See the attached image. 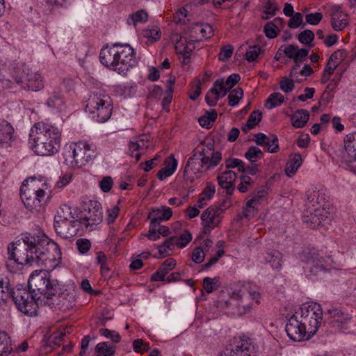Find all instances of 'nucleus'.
<instances>
[{
	"mask_svg": "<svg viewBox=\"0 0 356 356\" xmlns=\"http://www.w3.org/2000/svg\"><path fill=\"white\" fill-rule=\"evenodd\" d=\"M8 260L17 264H36L46 269L34 271L28 281L29 290L17 289L11 294L17 309L24 314L37 315L38 305H54L53 296L56 294L58 284L51 279L49 271L58 266L61 250L56 243L42 233H24L16 243L8 247Z\"/></svg>",
	"mask_w": 356,
	"mask_h": 356,
	"instance_id": "nucleus-1",
	"label": "nucleus"
},
{
	"mask_svg": "<svg viewBox=\"0 0 356 356\" xmlns=\"http://www.w3.org/2000/svg\"><path fill=\"white\" fill-rule=\"evenodd\" d=\"M61 131L54 124L45 122L35 123L29 134V143L38 155L51 156L60 147Z\"/></svg>",
	"mask_w": 356,
	"mask_h": 356,
	"instance_id": "nucleus-2",
	"label": "nucleus"
},
{
	"mask_svg": "<svg viewBox=\"0 0 356 356\" xmlns=\"http://www.w3.org/2000/svg\"><path fill=\"white\" fill-rule=\"evenodd\" d=\"M99 60L106 67L122 75L137 64L135 50L129 44L104 46L100 51Z\"/></svg>",
	"mask_w": 356,
	"mask_h": 356,
	"instance_id": "nucleus-3",
	"label": "nucleus"
},
{
	"mask_svg": "<svg viewBox=\"0 0 356 356\" xmlns=\"http://www.w3.org/2000/svg\"><path fill=\"white\" fill-rule=\"evenodd\" d=\"M6 73L25 90L36 92L44 87L41 75L24 65L19 66L17 63H10L8 66H3L0 70V74L2 77L9 80V77H6Z\"/></svg>",
	"mask_w": 356,
	"mask_h": 356,
	"instance_id": "nucleus-4",
	"label": "nucleus"
},
{
	"mask_svg": "<svg viewBox=\"0 0 356 356\" xmlns=\"http://www.w3.org/2000/svg\"><path fill=\"white\" fill-rule=\"evenodd\" d=\"M95 145L88 141L72 143L65 149L64 163L70 168H79L92 161L97 156Z\"/></svg>",
	"mask_w": 356,
	"mask_h": 356,
	"instance_id": "nucleus-5",
	"label": "nucleus"
},
{
	"mask_svg": "<svg viewBox=\"0 0 356 356\" xmlns=\"http://www.w3.org/2000/svg\"><path fill=\"white\" fill-rule=\"evenodd\" d=\"M85 109L93 120L103 123L111 116L112 100L104 92H94L89 96Z\"/></svg>",
	"mask_w": 356,
	"mask_h": 356,
	"instance_id": "nucleus-6",
	"label": "nucleus"
},
{
	"mask_svg": "<svg viewBox=\"0 0 356 356\" xmlns=\"http://www.w3.org/2000/svg\"><path fill=\"white\" fill-rule=\"evenodd\" d=\"M305 273L308 277H313L321 273H325L337 267V262L331 255H327L322 251L309 250L305 253Z\"/></svg>",
	"mask_w": 356,
	"mask_h": 356,
	"instance_id": "nucleus-7",
	"label": "nucleus"
},
{
	"mask_svg": "<svg viewBox=\"0 0 356 356\" xmlns=\"http://www.w3.org/2000/svg\"><path fill=\"white\" fill-rule=\"evenodd\" d=\"M47 189V183H42L40 188L38 186L34 179H31V183L27 186L23 183L20 188V196L24 207L31 212L39 211L42 208V202L44 200Z\"/></svg>",
	"mask_w": 356,
	"mask_h": 356,
	"instance_id": "nucleus-8",
	"label": "nucleus"
},
{
	"mask_svg": "<svg viewBox=\"0 0 356 356\" xmlns=\"http://www.w3.org/2000/svg\"><path fill=\"white\" fill-rule=\"evenodd\" d=\"M302 323L305 325L307 332L314 336L321 325L323 319V311L319 304L316 302L305 303L295 312Z\"/></svg>",
	"mask_w": 356,
	"mask_h": 356,
	"instance_id": "nucleus-9",
	"label": "nucleus"
},
{
	"mask_svg": "<svg viewBox=\"0 0 356 356\" xmlns=\"http://www.w3.org/2000/svg\"><path fill=\"white\" fill-rule=\"evenodd\" d=\"M102 219L103 212L99 202L89 200L84 202L79 218L81 225L91 231L102 221Z\"/></svg>",
	"mask_w": 356,
	"mask_h": 356,
	"instance_id": "nucleus-10",
	"label": "nucleus"
},
{
	"mask_svg": "<svg viewBox=\"0 0 356 356\" xmlns=\"http://www.w3.org/2000/svg\"><path fill=\"white\" fill-rule=\"evenodd\" d=\"M227 299L221 298L218 300L219 307L227 310L234 315H242L250 311V307L243 304V294L241 290L229 292Z\"/></svg>",
	"mask_w": 356,
	"mask_h": 356,
	"instance_id": "nucleus-11",
	"label": "nucleus"
},
{
	"mask_svg": "<svg viewBox=\"0 0 356 356\" xmlns=\"http://www.w3.org/2000/svg\"><path fill=\"white\" fill-rule=\"evenodd\" d=\"M225 209V206L222 204L211 206L203 211L201 215V220L204 234H209L212 229L220 225L222 214Z\"/></svg>",
	"mask_w": 356,
	"mask_h": 356,
	"instance_id": "nucleus-12",
	"label": "nucleus"
},
{
	"mask_svg": "<svg viewBox=\"0 0 356 356\" xmlns=\"http://www.w3.org/2000/svg\"><path fill=\"white\" fill-rule=\"evenodd\" d=\"M203 163L205 170H209L218 165L222 160V154L219 151H216L212 143L202 144L195 151Z\"/></svg>",
	"mask_w": 356,
	"mask_h": 356,
	"instance_id": "nucleus-13",
	"label": "nucleus"
},
{
	"mask_svg": "<svg viewBox=\"0 0 356 356\" xmlns=\"http://www.w3.org/2000/svg\"><path fill=\"white\" fill-rule=\"evenodd\" d=\"M342 154L343 167L356 174V132L346 136Z\"/></svg>",
	"mask_w": 356,
	"mask_h": 356,
	"instance_id": "nucleus-14",
	"label": "nucleus"
},
{
	"mask_svg": "<svg viewBox=\"0 0 356 356\" xmlns=\"http://www.w3.org/2000/svg\"><path fill=\"white\" fill-rule=\"evenodd\" d=\"M298 316L294 314L291 316L285 326V330L288 337L294 341H302L308 340L312 335L307 332L305 325L297 318Z\"/></svg>",
	"mask_w": 356,
	"mask_h": 356,
	"instance_id": "nucleus-15",
	"label": "nucleus"
},
{
	"mask_svg": "<svg viewBox=\"0 0 356 356\" xmlns=\"http://www.w3.org/2000/svg\"><path fill=\"white\" fill-rule=\"evenodd\" d=\"M79 220L54 222L56 232L62 238H70L76 236L80 228Z\"/></svg>",
	"mask_w": 356,
	"mask_h": 356,
	"instance_id": "nucleus-16",
	"label": "nucleus"
},
{
	"mask_svg": "<svg viewBox=\"0 0 356 356\" xmlns=\"http://www.w3.org/2000/svg\"><path fill=\"white\" fill-rule=\"evenodd\" d=\"M56 298L58 304L61 305L65 309L72 307L76 299V290L74 284L65 285L60 289V292ZM52 302L55 303V300L52 298Z\"/></svg>",
	"mask_w": 356,
	"mask_h": 356,
	"instance_id": "nucleus-17",
	"label": "nucleus"
},
{
	"mask_svg": "<svg viewBox=\"0 0 356 356\" xmlns=\"http://www.w3.org/2000/svg\"><path fill=\"white\" fill-rule=\"evenodd\" d=\"M253 140L257 145L263 147L269 153H276L280 149L278 138L276 135H266L259 132L254 135Z\"/></svg>",
	"mask_w": 356,
	"mask_h": 356,
	"instance_id": "nucleus-18",
	"label": "nucleus"
},
{
	"mask_svg": "<svg viewBox=\"0 0 356 356\" xmlns=\"http://www.w3.org/2000/svg\"><path fill=\"white\" fill-rule=\"evenodd\" d=\"M13 125L5 120H0V148L12 146L15 140Z\"/></svg>",
	"mask_w": 356,
	"mask_h": 356,
	"instance_id": "nucleus-19",
	"label": "nucleus"
},
{
	"mask_svg": "<svg viewBox=\"0 0 356 356\" xmlns=\"http://www.w3.org/2000/svg\"><path fill=\"white\" fill-rule=\"evenodd\" d=\"M349 23L348 16L339 7L334 6L331 10V26L336 31L344 29Z\"/></svg>",
	"mask_w": 356,
	"mask_h": 356,
	"instance_id": "nucleus-20",
	"label": "nucleus"
},
{
	"mask_svg": "<svg viewBox=\"0 0 356 356\" xmlns=\"http://www.w3.org/2000/svg\"><path fill=\"white\" fill-rule=\"evenodd\" d=\"M195 39H187L186 37L181 36L175 43V49L178 54H182L184 57L188 58L191 53L195 48V43L200 42V40L196 37L192 36Z\"/></svg>",
	"mask_w": 356,
	"mask_h": 356,
	"instance_id": "nucleus-21",
	"label": "nucleus"
},
{
	"mask_svg": "<svg viewBox=\"0 0 356 356\" xmlns=\"http://www.w3.org/2000/svg\"><path fill=\"white\" fill-rule=\"evenodd\" d=\"M172 216V211L166 206L152 208L148 214L150 222L159 225L162 221L168 220Z\"/></svg>",
	"mask_w": 356,
	"mask_h": 356,
	"instance_id": "nucleus-22",
	"label": "nucleus"
},
{
	"mask_svg": "<svg viewBox=\"0 0 356 356\" xmlns=\"http://www.w3.org/2000/svg\"><path fill=\"white\" fill-rule=\"evenodd\" d=\"M218 356H250V353L249 348L243 342H240L235 346L231 345L226 347Z\"/></svg>",
	"mask_w": 356,
	"mask_h": 356,
	"instance_id": "nucleus-23",
	"label": "nucleus"
},
{
	"mask_svg": "<svg viewBox=\"0 0 356 356\" xmlns=\"http://www.w3.org/2000/svg\"><path fill=\"white\" fill-rule=\"evenodd\" d=\"M13 292L9 280L6 277L0 275V308L3 307L11 298Z\"/></svg>",
	"mask_w": 356,
	"mask_h": 356,
	"instance_id": "nucleus-24",
	"label": "nucleus"
},
{
	"mask_svg": "<svg viewBox=\"0 0 356 356\" xmlns=\"http://www.w3.org/2000/svg\"><path fill=\"white\" fill-rule=\"evenodd\" d=\"M204 168L203 163L199 158L197 153L195 152L191 157H190L185 166L184 173L196 175L202 172V169Z\"/></svg>",
	"mask_w": 356,
	"mask_h": 356,
	"instance_id": "nucleus-25",
	"label": "nucleus"
},
{
	"mask_svg": "<svg viewBox=\"0 0 356 356\" xmlns=\"http://www.w3.org/2000/svg\"><path fill=\"white\" fill-rule=\"evenodd\" d=\"M264 261L266 264H269L274 270H279L282 268V254L279 251L268 252L264 257Z\"/></svg>",
	"mask_w": 356,
	"mask_h": 356,
	"instance_id": "nucleus-26",
	"label": "nucleus"
},
{
	"mask_svg": "<svg viewBox=\"0 0 356 356\" xmlns=\"http://www.w3.org/2000/svg\"><path fill=\"white\" fill-rule=\"evenodd\" d=\"M236 175L232 170H227L218 175L217 179L218 184L224 189L229 190L234 186Z\"/></svg>",
	"mask_w": 356,
	"mask_h": 356,
	"instance_id": "nucleus-27",
	"label": "nucleus"
},
{
	"mask_svg": "<svg viewBox=\"0 0 356 356\" xmlns=\"http://www.w3.org/2000/svg\"><path fill=\"white\" fill-rule=\"evenodd\" d=\"M309 118L308 111L299 109L291 115V119L292 125L296 128H302L305 127Z\"/></svg>",
	"mask_w": 356,
	"mask_h": 356,
	"instance_id": "nucleus-28",
	"label": "nucleus"
},
{
	"mask_svg": "<svg viewBox=\"0 0 356 356\" xmlns=\"http://www.w3.org/2000/svg\"><path fill=\"white\" fill-rule=\"evenodd\" d=\"M13 351L10 336L4 331H0V356H8Z\"/></svg>",
	"mask_w": 356,
	"mask_h": 356,
	"instance_id": "nucleus-29",
	"label": "nucleus"
},
{
	"mask_svg": "<svg viewBox=\"0 0 356 356\" xmlns=\"http://www.w3.org/2000/svg\"><path fill=\"white\" fill-rule=\"evenodd\" d=\"M75 217L74 216L72 208L66 204L61 206L57 211L56 215L54 216V222H61L66 220H74Z\"/></svg>",
	"mask_w": 356,
	"mask_h": 356,
	"instance_id": "nucleus-30",
	"label": "nucleus"
},
{
	"mask_svg": "<svg viewBox=\"0 0 356 356\" xmlns=\"http://www.w3.org/2000/svg\"><path fill=\"white\" fill-rule=\"evenodd\" d=\"M302 157L300 154H296L287 163L285 169V173L288 177L293 176L297 172L298 169L302 165Z\"/></svg>",
	"mask_w": 356,
	"mask_h": 356,
	"instance_id": "nucleus-31",
	"label": "nucleus"
},
{
	"mask_svg": "<svg viewBox=\"0 0 356 356\" xmlns=\"http://www.w3.org/2000/svg\"><path fill=\"white\" fill-rule=\"evenodd\" d=\"M325 194L323 190L310 189L307 191V200L312 206L316 204L321 206L325 200Z\"/></svg>",
	"mask_w": 356,
	"mask_h": 356,
	"instance_id": "nucleus-32",
	"label": "nucleus"
},
{
	"mask_svg": "<svg viewBox=\"0 0 356 356\" xmlns=\"http://www.w3.org/2000/svg\"><path fill=\"white\" fill-rule=\"evenodd\" d=\"M261 116L262 113L261 111L258 110L252 111L248 117L246 123L242 127V130L246 133L254 127L261 121Z\"/></svg>",
	"mask_w": 356,
	"mask_h": 356,
	"instance_id": "nucleus-33",
	"label": "nucleus"
},
{
	"mask_svg": "<svg viewBox=\"0 0 356 356\" xmlns=\"http://www.w3.org/2000/svg\"><path fill=\"white\" fill-rule=\"evenodd\" d=\"M96 356H114L115 346H111L108 342H101L95 347Z\"/></svg>",
	"mask_w": 356,
	"mask_h": 356,
	"instance_id": "nucleus-34",
	"label": "nucleus"
},
{
	"mask_svg": "<svg viewBox=\"0 0 356 356\" xmlns=\"http://www.w3.org/2000/svg\"><path fill=\"white\" fill-rule=\"evenodd\" d=\"M47 106L52 109L61 110L65 102L63 97L57 92H53L49 95L46 102Z\"/></svg>",
	"mask_w": 356,
	"mask_h": 356,
	"instance_id": "nucleus-35",
	"label": "nucleus"
},
{
	"mask_svg": "<svg viewBox=\"0 0 356 356\" xmlns=\"http://www.w3.org/2000/svg\"><path fill=\"white\" fill-rule=\"evenodd\" d=\"M147 19V13L144 10H140L129 15L127 19V24L136 26L138 24L146 22Z\"/></svg>",
	"mask_w": 356,
	"mask_h": 356,
	"instance_id": "nucleus-36",
	"label": "nucleus"
},
{
	"mask_svg": "<svg viewBox=\"0 0 356 356\" xmlns=\"http://www.w3.org/2000/svg\"><path fill=\"white\" fill-rule=\"evenodd\" d=\"M284 102V97L280 92H273L266 101L265 106L268 110L280 106Z\"/></svg>",
	"mask_w": 356,
	"mask_h": 356,
	"instance_id": "nucleus-37",
	"label": "nucleus"
},
{
	"mask_svg": "<svg viewBox=\"0 0 356 356\" xmlns=\"http://www.w3.org/2000/svg\"><path fill=\"white\" fill-rule=\"evenodd\" d=\"M175 237L168 238L162 245L159 246L158 251L160 258L170 255V251L172 250L175 245Z\"/></svg>",
	"mask_w": 356,
	"mask_h": 356,
	"instance_id": "nucleus-38",
	"label": "nucleus"
},
{
	"mask_svg": "<svg viewBox=\"0 0 356 356\" xmlns=\"http://www.w3.org/2000/svg\"><path fill=\"white\" fill-rule=\"evenodd\" d=\"M243 97V90L241 88H236L230 91L228 95V104L230 106H235L238 105L240 100L242 99Z\"/></svg>",
	"mask_w": 356,
	"mask_h": 356,
	"instance_id": "nucleus-39",
	"label": "nucleus"
},
{
	"mask_svg": "<svg viewBox=\"0 0 356 356\" xmlns=\"http://www.w3.org/2000/svg\"><path fill=\"white\" fill-rule=\"evenodd\" d=\"M264 156L262 151L256 146H251L245 153V157L250 163H255L257 160L261 159Z\"/></svg>",
	"mask_w": 356,
	"mask_h": 356,
	"instance_id": "nucleus-40",
	"label": "nucleus"
},
{
	"mask_svg": "<svg viewBox=\"0 0 356 356\" xmlns=\"http://www.w3.org/2000/svg\"><path fill=\"white\" fill-rule=\"evenodd\" d=\"M210 90H211V92H214L222 97L225 96L229 91L222 79H217Z\"/></svg>",
	"mask_w": 356,
	"mask_h": 356,
	"instance_id": "nucleus-41",
	"label": "nucleus"
},
{
	"mask_svg": "<svg viewBox=\"0 0 356 356\" xmlns=\"http://www.w3.org/2000/svg\"><path fill=\"white\" fill-rule=\"evenodd\" d=\"M143 35L151 42L159 40L161 37V32L158 27L145 29L143 31Z\"/></svg>",
	"mask_w": 356,
	"mask_h": 356,
	"instance_id": "nucleus-42",
	"label": "nucleus"
},
{
	"mask_svg": "<svg viewBox=\"0 0 356 356\" xmlns=\"http://www.w3.org/2000/svg\"><path fill=\"white\" fill-rule=\"evenodd\" d=\"M298 40L305 44H311L314 39V33L310 30H305L298 35Z\"/></svg>",
	"mask_w": 356,
	"mask_h": 356,
	"instance_id": "nucleus-43",
	"label": "nucleus"
},
{
	"mask_svg": "<svg viewBox=\"0 0 356 356\" xmlns=\"http://www.w3.org/2000/svg\"><path fill=\"white\" fill-rule=\"evenodd\" d=\"M257 203L256 199H251L246 203V207L243 210V216L245 218L252 217L256 213L255 205Z\"/></svg>",
	"mask_w": 356,
	"mask_h": 356,
	"instance_id": "nucleus-44",
	"label": "nucleus"
},
{
	"mask_svg": "<svg viewBox=\"0 0 356 356\" xmlns=\"http://www.w3.org/2000/svg\"><path fill=\"white\" fill-rule=\"evenodd\" d=\"M225 165L227 168H238L239 172H245L244 163L238 159H229L225 161Z\"/></svg>",
	"mask_w": 356,
	"mask_h": 356,
	"instance_id": "nucleus-45",
	"label": "nucleus"
},
{
	"mask_svg": "<svg viewBox=\"0 0 356 356\" xmlns=\"http://www.w3.org/2000/svg\"><path fill=\"white\" fill-rule=\"evenodd\" d=\"M294 81L291 78H287L286 76L283 77L280 83V89L285 93H289L291 92L295 86Z\"/></svg>",
	"mask_w": 356,
	"mask_h": 356,
	"instance_id": "nucleus-46",
	"label": "nucleus"
},
{
	"mask_svg": "<svg viewBox=\"0 0 356 356\" xmlns=\"http://www.w3.org/2000/svg\"><path fill=\"white\" fill-rule=\"evenodd\" d=\"M176 245L180 248L186 247L192 240L191 233L186 230L183 234H181L179 238L176 239Z\"/></svg>",
	"mask_w": 356,
	"mask_h": 356,
	"instance_id": "nucleus-47",
	"label": "nucleus"
},
{
	"mask_svg": "<svg viewBox=\"0 0 356 356\" xmlns=\"http://www.w3.org/2000/svg\"><path fill=\"white\" fill-rule=\"evenodd\" d=\"M195 29L200 31L202 38H209L212 35L213 28L209 24H195Z\"/></svg>",
	"mask_w": 356,
	"mask_h": 356,
	"instance_id": "nucleus-48",
	"label": "nucleus"
},
{
	"mask_svg": "<svg viewBox=\"0 0 356 356\" xmlns=\"http://www.w3.org/2000/svg\"><path fill=\"white\" fill-rule=\"evenodd\" d=\"M205 254L202 247H197L192 252L191 259L195 263L200 264L204 261Z\"/></svg>",
	"mask_w": 356,
	"mask_h": 356,
	"instance_id": "nucleus-49",
	"label": "nucleus"
},
{
	"mask_svg": "<svg viewBox=\"0 0 356 356\" xmlns=\"http://www.w3.org/2000/svg\"><path fill=\"white\" fill-rule=\"evenodd\" d=\"M216 193V186L213 184L207 182L206 187L203 190L201 196L207 201L211 200Z\"/></svg>",
	"mask_w": 356,
	"mask_h": 356,
	"instance_id": "nucleus-50",
	"label": "nucleus"
},
{
	"mask_svg": "<svg viewBox=\"0 0 356 356\" xmlns=\"http://www.w3.org/2000/svg\"><path fill=\"white\" fill-rule=\"evenodd\" d=\"M233 50V47L230 44L222 47L220 49V53L218 54V59L221 61L227 60L232 56Z\"/></svg>",
	"mask_w": 356,
	"mask_h": 356,
	"instance_id": "nucleus-51",
	"label": "nucleus"
},
{
	"mask_svg": "<svg viewBox=\"0 0 356 356\" xmlns=\"http://www.w3.org/2000/svg\"><path fill=\"white\" fill-rule=\"evenodd\" d=\"M72 179V175L71 173L62 174L56 184V187L58 188H63L65 187Z\"/></svg>",
	"mask_w": 356,
	"mask_h": 356,
	"instance_id": "nucleus-52",
	"label": "nucleus"
},
{
	"mask_svg": "<svg viewBox=\"0 0 356 356\" xmlns=\"http://www.w3.org/2000/svg\"><path fill=\"white\" fill-rule=\"evenodd\" d=\"M76 245L80 253H86L91 247L90 241L86 238H79L76 241Z\"/></svg>",
	"mask_w": 356,
	"mask_h": 356,
	"instance_id": "nucleus-53",
	"label": "nucleus"
},
{
	"mask_svg": "<svg viewBox=\"0 0 356 356\" xmlns=\"http://www.w3.org/2000/svg\"><path fill=\"white\" fill-rule=\"evenodd\" d=\"M261 49L259 46L250 47L245 54V58L248 61L252 62L256 60L260 54Z\"/></svg>",
	"mask_w": 356,
	"mask_h": 356,
	"instance_id": "nucleus-54",
	"label": "nucleus"
},
{
	"mask_svg": "<svg viewBox=\"0 0 356 356\" xmlns=\"http://www.w3.org/2000/svg\"><path fill=\"white\" fill-rule=\"evenodd\" d=\"M346 56L347 53L345 50L339 49L332 54L329 60L332 61V63H336L339 65L340 63L346 57Z\"/></svg>",
	"mask_w": 356,
	"mask_h": 356,
	"instance_id": "nucleus-55",
	"label": "nucleus"
},
{
	"mask_svg": "<svg viewBox=\"0 0 356 356\" xmlns=\"http://www.w3.org/2000/svg\"><path fill=\"white\" fill-rule=\"evenodd\" d=\"M322 213H323V211L316 209L314 213L311 214L309 220L312 228H316L322 225V220H319V216H322Z\"/></svg>",
	"mask_w": 356,
	"mask_h": 356,
	"instance_id": "nucleus-56",
	"label": "nucleus"
},
{
	"mask_svg": "<svg viewBox=\"0 0 356 356\" xmlns=\"http://www.w3.org/2000/svg\"><path fill=\"white\" fill-rule=\"evenodd\" d=\"M322 18L323 15L321 13H309L305 16L307 23L312 25H317Z\"/></svg>",
	"mask_w": 356,
	"mask_h": 356,
	"instance_id": "nucleus-57",
	"label": "nucleus"
},
{
	"mask_svg": "<svg viewBox=\"0 0 356 356\" xmlns=\"http://www.w3.org/2000/svg\"><path fill=\"white\" fill-rule=\"evenodd\" d=\"M159 225L150 222L149 229L146 236L151 241H156L160 238L161 235L159 234L157 227Z\"/></svg>",
	"mask_w": 356,
	"mask_h": 356,
	"instance_id": "nucleus-58",
	"label": "nucleus"
},
{
	"mask_svg": "<svg viewBox=\"0 0 356 356\" xmlns=\"http://www.w3.org/2000/svg\"><path fill=\"white\" fill-rule=\"evenodd\" d=\"M302 22V15L300 13H296L288 22V26L291 29H296L299 27Z\"/></svg>",
	"mask_w": 356,
	"mask_h": 356,
	"instance_id": "nucleus-59",
	"label": "nucleus"
},
{
	"mask_svg": "<svg viewBox=\"0 0 356 356\" xmlns=\"http://www.w3.org/2000/svg\"><path fill=\"white\" fill-rule=\"evenodd\" d=\"M264 32L268 38H275L277 35V27L274 23L269 22L264 26Z\"/></svg>",
	"mask_w": 356,
	"mask_h": 356,
	"instance_id": "nucleus-60",
	"label": "nucleus"
},
{
	"mask_svg": "<svg viewBox=\"0 0 356 356\" xmlns=\"http://www.w3.org/2000/svg\"><path fill=\"white\" fill-rule=\"evenodd\" d=\"M176 266V261L172 258L165 259L161 266L159 268L163 272L167 275L170 270L175 268Z\"/></svg>",
	"mask_w": 356,
	"mask_h": 356,
	"instance_id": "nucleus-61",
	"label": "nucleus"
},
{
	"mask_svg": "<svg viewBox=\"0 0 356 356\" xmlns=\"http://www.w3.org/2000/svg\"><path fill=\"white\" fill-rule=\"evenodd\" d=\"M309 51L307 49H299L296 54L293 62L296 65H299L305 60L308 56Z\"/></svg>",
	"mask_w": 356,
	"mask_h": 356,
	"instance_id": "nucleus-62",
	"label": "nucleus"
},
{
	"mask_svg": "<svg viewBox=\"0 0 356 356\" xmlns=\"http://www.w3.org/2000/svg\"><path fill=\"white\" fill-rule=\"evenodd\" d=\"M178 165V162L175 159L173 154H170L165 163V168L170 170V172L172 171V174L175 172Z\"/></svg>",
	"mask_w": 356,
	"mask_h": 356,
	"instance_id": "nucleus-63",
	"label": "nucleus"
},
{
	"mask_svg": "<svg viewBox=\"0 0 356 356\" xmlns=\"http://www.w3.org/2000/svg\"><path fill=\"white\" fill-rule=\"evenodd\" d=\"M113 186V179L111 177H104L99 182V187L103 192H109Z\"/></svg>",
	"mask_w": 356,
	"mask_h": 356,
	"instance_id": "nucleus-64",
	"label": "nucleus"
}]
</instances>
